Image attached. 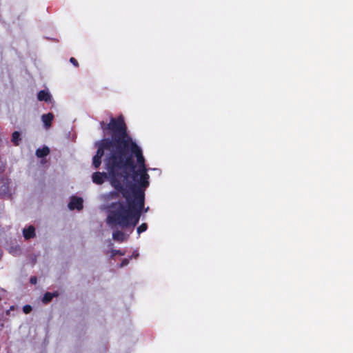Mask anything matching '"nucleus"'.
Returning a JSON list of instances; mask_svg holds the SVG:
<instances>
[{
  "label": "nucleus",
  "instance_id": "f257e3e1",
  "mask_svg": "<svg viewBox=\"0 0 353 353\" xmlns=\"http://www.w3.org/2000/svg\"><path fill=\"white\" fill-rule=\"evenodd\" d=\"M103 130L111 132V137L97 141L92 164L97 169L103 159L108 170L111 185L121 192L123 201L112 202L108 206L107 223L112 228H127L138 224L145 207V191L149 186L150 176L142 149L128 133L122 115L112 117L107 125L100 123Z\"/></svg>",
  "mask_w": 353,
  "mask_h": 353
},
{
  "label": "nucleus",
  "instance_id": "f03ea898",
  "mask_svg": "<svg viewBox=\"0 0 353 353\" xmlns=\"http://www.w3.org/2000/svg\"><path fill=\"white\" fill-rule=\"evenodd\" d=\"M108 173L106 172H96L93 173L92 174V181L97 184V185H101L103 183L105 179H107L109 177L110 179L108 170H107Z\"/></svg>",
  "mask_w": 353,
  "mask_h": 353
},
{
  "label": "nucleus",
  "instance_id": "7ed1b4c3",
  "mask_svg": "<svg viewBox=\"0 0 353 353\" xmlns=\"http://www.w3.org/2000/svg\"><path fill=\"white\" fill-rule=\"evenodd\" d=\"M68 207L70 210H81L83 208V199L81 197L72 196L68 204Z\"/></svg>",
  "mask_w": 353,
  "mask_h": 353
},
{
  "label": "nucleus",
  "instance_id": "20e7f679",
  "mask_svg": "<svg viewBox=\"0 0 353 353\" xmlns=\"http://www.w3.org/2000/svg\"><path fill=\"white\" fill-rule=\"evenodd\" d=\"M37 99L40 101H46L48 103H51L52 101V96L46 90L39 91L37 94Z\"/></svg>",
  "mask_w": 353,
  "mask_h": 353
},
{
  "label": "nucleus",
  "instance_id": "39448f33",
  "mask_svg": "<svg viewBox=\"0 0 353 353\" xmlns=\"http://www.w3.org/2000/svg\"><path fill=\"white\" fill-rule=\"evenodd\" d=\"M23 234L26 239H30L35 236V228L33 225H30L23 230Z\"/></svg>",
  "mask_w": 353,
  "mask_h": 353
},
{
  "label": "nucleus",
  "instance_id": "423d86ee",
  "mask_svg": "<svg viewBox=\"0 0 353 353\" xmlns=\"http://www.w3.org/2000/svg\"><path fill=\"white\" fill-rule=\"evenodd\" d=\"M54 119V114L51 112L43 114L41 116V120L46 128H49L52 125V121Z\"/></svg>",
  "mask_w": 353,
  "mask_h": 353
},
{
  "label": "nucleus",
  "instance_id": "0eeeda50",
  "mask_svg": "<svg viewBox=\"0 0 353 353\" xmlns=\"http://www.w3.org/2000/svg\"><path fill=\"white\" fill-rule=\"evenodd\" d=\"M57 296H58L57 292H54L53 293L46 292L44 294V295L43 296L42 302L45 304H48L52 300V299L54 297H57Z\"/></svg>",
  "mask_w": 353,
  "mask_h": 353
},
{
  "label": "nucleus",
  "instance_id": "6e6552de",
  "mask_svg": "<svg viewBox=\"0 0 353 353\" xmlns=\"http://www.w3.org/2000/svg\"><path fill=\"white\" fill-rule=\"evenodd\" d=\"M112 238L114 241L122 243L125 241V234L120 230H116L112 233Z\"/></svg>",
  "mask_w": 353,
  "mask_h": 353
},
{
  "label": "nucleus",
  "instance_id": "1a4fd4ad",
  "mask_svg": "<svg viewBox=\"0 0 353 353\" xmlns=\"http://www.w3.org/2000/svg\"><path fill=\"white\" fill-rule=\"evenodd\" d=\"M50 153V149L47 146H44L42 148H38L36 150V155L39 158H43L48 155Z\"/></svg>",
  "mask_w": 353,
  "mask_h": 353
},
{
  "label": "nucleus",
  "instance_id": "9d476101",
  "mask_svg": "<svg viewBox=\"0 0 353 353\" xmlns=\"http://www.w3.org/2000/svg\"><path fill=\"white\" fill-rule=\"evenodd\" d=\"M21 140V139L20 132L18 131H14L12 134L11 141L12 142V143L14 145L17 146L19 145V142Z\"/></svg>",
  "mask_w": 353,
  "mask_h": 353
},
{
  "label": "nucleus",
  "instance_id": "9b49d317",
  "mask_svg": "<svg viewBox=\"0 0 353 353\" xmlns=\"http://www.w3.org/2000/svg\"><path fill=\"white\" fill-rule=\"evenodd\" d=\"M148 229V225L145 223H142L137 228V233L141 234Z\"/></svg>",
  "mask_w": 353,
  "mask_h": 353
},
{
  "label": "nucleus",
  "instance_id": "f8f14e48",
  "mask_svg": "<svg viewBox=\"0 0 353 353\" xmlns=\"http://www.w3.org/2000/svg\"><path fill=\"white\" fill-rule=\"evenodd\" d=\"M111 258H113L117 254H119L120 256H123L125 254V253L123 252H122L121 250H114V249H112L111 250Z\"/></svg>",
  "mask_w": 353,
  "mask_h": 353
},
{
  "label": "nucleus",
  "instance_id": "ddd939ff",
  "mask_svg": "<svg viewBox=\"0 0 353 353\" xmlns=\"http://www.w3.org/2000/svg\"><path fill=\"white\" fill-rule=\"evenodd\" d=\"M23 311L25 314H29L32 311V307L30 305H26L23 307Z\"/></svg>",
  "mask_w": 353,
  "mask_h": 353
},
{
  "label": "nucleus",
  "instance_id": "4468645a",
  "mask_svg": "<svg viewBox=\"0 0 353 353\" xmlns=\"http://www.w3.org/2000/svg\"><path fill=\"white\" fill-rule=\"evenodd\" d=\"M130 261V259H123L120 264V268H123L127 265H128Z\"/></svg>",
  "mask_w": 353,
  "mask_h": 353
},
{
  "label": "nucleus",
  "instance_id": "2eb2a0df",
  "mask_svg": "<svg viewBox=\"0 0 353 353\" xmlns=\"http://www.w3.org/2000/svg\"><path fill=\"white\" fill-rule=\"evenodd\" d=\"M70 62L75 67H79V63L77 61V60L74 58V57H71L70 59Z\"/></svg>",
  "mask_w": 353,
  "mask_h": 353
},
{
  "label": "nucleus",
  "instance_id": "dca6fc26",
  "mask_svg": "<svg viewBox=\"0 0 353 353\" xmlns=\"http://www.w3.org/2000/svg\"><path fill=\"white\" fill-rule=\"evenodd\" d=\"M119 193H120V192H118L117 190V192H112L110 193V196L112 199L117 198V196H119Z\"/></svg>",
  "mask_w": 353,
  "mask_h": 353
},
{
  "label": "nucleus",
  "instance_id": "f3484780",
  "mask_svg": "<svg viewBox=\"0 0 353 353\" xmlns=\"http://www.w3.org/2000/svg\"><path fill=\"white\" fill-rule=\"evenodd\" d=\"M30 282L31 284L35 285L37 282V278L36 276L30 277Z\"/></svg>",
  "mask_w": 353,
  "mask_h": 353
},
{
  "label": "nucleus",
  "instance_id": "a211bd4d",
  "mask_svg": "<svg viewBox=\"0 0 353 353\" xmlns=\"http://www.w3.org/2000/svg\"><path fill=\"white\" fill-rule=\"evenodd\" d=\"M3 186H4V190H3V191H6V190H8V184L7 183H4V185H3Z\"/></svg>",
  "mask_w": 353,
  "mask_h": 353
},
{
  "label": "nucleus",
  "instance_id": "6ab92c4d",
  "mask_svg": "<svg viewBox=\"0 0 353 353\" xmlns=\"http://www.w3.org/2000/svg\"><path fill=\"white\" fill-rule=\"evenodd\" d=\"M148 209H149V208L148 207V208H145V209H144V208H143V210H144V212H148Z\"/></svg>",
  "mask_w": 353,
  "mask_h": 353
},
{
  "label": "nucleus",
  "instance_id": "aec40b11",
  "mask_svg": "<svg viewBox=\"0 0 353 353\" xmlns=\"http://www.w3.org/2000/svg\"><path fill=\"white\" fill-rule=\"evenodd\" d=\"M133 255H134V257L136 258V257H137V256H138V255H139V254H133Z\"/></svg>",
  "mask_w": 353,
  "mask_h": 353
}]
</instances>
